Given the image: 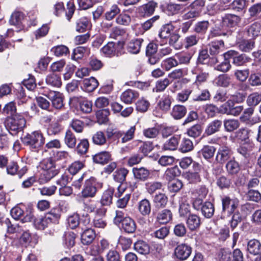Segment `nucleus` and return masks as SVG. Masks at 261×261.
<instances>
[{
	"label": "nucleus",
	"mask_w": 261,
	"mask_h": 261,
	"mask_svg": "<svg viewBox=\"0 0 261 261\" xmlns=\"http://www.w3.org/2000/svg\"><path fill=\"white\" fill-rule=\"evenodd\" d=\"M4 123L7 131L12 135L15 136L23 130L26 120L22 116L16 114L6 117Z\"/></svg>",
	"instance_id": "nucleus-1"
},
{
	"label": "nucleus",
	"mask_w": 261,
	"mask_h": 261,
	"mask_svg": "<svg viewBox=\"0 0 261 261\" xmlns=\"http://www.w3.org/2000/svg\"><path fill=\"white\" fill-rule=\"evenodd\" d=\"M22 142L31 150L36 151L44 144L45 138L41 132L34 131L22 138Z\"/></svg>",
	"instance_id": "nucleus-2"
},
{
	"label": "nucleus",
	"mask_w": 261,
	"mask_h": 261,
	"mask_svg": "<svg viewBox=\"0 0 261 261\" xmlns=\"http://www.w3.org/2000/svg\"><path fill=\"white\" fill-rule=\"evenodd\" d=\"M40 167L43 172L40 175L39 181L42 184L48 182L59 173V169L56 168L54 161L50 158L44 160Z\"/></svg>",
	"instance_id": "nucleus-3"
},
{
	"label": "nucleus",
	"mask_w": 261,
	"mask_h": 261,
	"mask_svg": "<svg viewBox=\"0 0 261 261\" xmlns=\"http://www.w3.org/2000/svg\"><path fill=\"white\" fill-rule=\"evenodd\" d=\"M124 42H109L100 49L102 54L107 57L118 56L123 53Z\"/></svg>",
	"instance_id": "nucleus-4"
},
{
	"label": "nucleus",
	"mask_w": 261,
	"mask_h": 261,
	"mask_svg": "<svg viewBox=\"0 0 261 261\" xmlns=\"http://www.w3.org/2000/svg\"><path fill=\"white\" fill-rule=\"evenodd\" d=\"M135 130V126H133L126 132L122 130L108 131L107 137L109 138H111L112 136L117 139L121 138V142L124 143L132 140L134 138Z\"/></svg>",
	"instance_id": "nucleus-5"
},
{
	"label": "nucleus",
	"mask_w": 261,
	"mask_h": 261,
	"mask_svg": "<svg viewBox=\"0 0 261 261\" xmlns=\"http://www.w3.org/2000/svg\"><path fill=\"white\" fill-rule=\"evenodd\" d=\"M21 221L22 223L33 221L34 226L36 229L39 230L45 229L49 224L47 219H46L45 216L35 218L31 213L27 214Z\"/></svg>",
	"instance_id": "nucleus-6"
},
{
	"label": "nucleus",
	"mask_w": 261,
	"mask_h": 261,
	"mask_svg": "<svg viewBox=\"0 0 261 261\" xmlns=\"http://www.w3.org/2000/svg\"><path fill=\"white\" fill-rule=\"evenodd\" d=\"M98 183L94 177H91L86 180L81 194L83 198L93 197L97 192V185Z\"/></svg>",
	"instance_id": "nucleus-7"
},
{
	"label": "nucleus",
	"mask_w": 261,
	"mask_h": 261,
	"mask_svg": "<svg viewBox=\"0 0 261 261\" xmlns=\"http://www.w3.org/2000/svg\"><path fill=\"white\" fill-rule=\"evenodd\" d=\"M243 106H234L233 100L229 99L220 108V112L222 114L237 116L239 115L243 110Z\"/></svg>",
	"instance_id": "nucleus-8"
},
{
	"label": "nucleus",
	"mask_w": 261,
	"mask_h": 261,
	"mask_svg": "<svg viewBox=\"0 0 261 261\" xmlns=\"http://www.w3.org/2000/svg\"><path fill=\"white\" fill-rule=\"evenodd\" d=\"M224 58L232 59L233 64L240 66L243 65L249 59L246 55L239 54L237 51L230 50L224 54Z\"/></svg>",
	"instance_id": "nucleus-9"
},
{
	"label": "nucleus",
	"mask_w": 261,
	"mask_h": 261,
	"mask_svg": "<svg viewBox=\"0 0 261 261\" xmlns=\"http://www.w3.org/2000/svg\"><path fill=\"white\" fill-rule=\"evenodd\" d=\"M192 252V248L188 245L182 243L178 245L174 249V255L177 259L182 261L187 259Z\"/></svg>",
	"instance_id": "nucleus-10"
},
{
	"label": "nucleus",
	"mask_w": 261,
	"mask_h": 261,
	"mask_svg": "<svg viewBox=\"0 0 261 261\" xmlns=\"http://www.w3.org/2000/svg\"><path fill=\"white\" fill-rule=\"evenodd\" d=\"M46 96L51 101L53 107L56 109H61L63 106V94L59 92L50 91L46 94Z\"/></svg>",
	"instance_id": "nucleus-11"
},
{
	"label": "nucleus",
	"mask_w": 261,
	"mask_h": 261,
	"mask_svg": "<svg viewBox=\"0 0 261 261\" xmlns=\"http://www.w3.org/2000/svg\"><path fill=\"white\" fill-rule=\"evenodd\" d=\"M222 211H227L228 213H232L238 207L239 200L236 198H230L229 196H225L222 198Z\"/></svg>",
	"instance_id": "nucleus-12"
},
{
	"label": "nucleus",
	"mask_w": 261,
	"mask_h": 261,
	"mask_svg": "<svg viewBox=\"0 0 261 261\" xmlns=\"http://www.w3.org/2000/svg\"><path fill=\"white\" fill-rule=\"evenodd\" d=\"M241 21L240 16L233 14H225L222 17V27L227 28L237 26Z\"/></svg>",
	"instance_id": "nucleus-13"
},
{
	"label": "nucleus",
	"mask_w": 261,
	"mask_h": 261,
	"mask_svg": "<svg viewBox=\"0 0 261 261\" xmlns=\"http://www.w3.org/2000/svg\"><path fill=\"white\" fill-rule=\"evenodd\" d=\"M28 169L26 167L22 168L19 170V166L18 164L14 161H11L6 166V171L8 174L11 175H18L21 178L27 171Z\"/></svg>",
	"instance_id": "nucleus-14"
},
{
	"label": "nucleus",
	"mask_w": 261,
	"mask_h": 261,
	"mask_svg": "<svg viewBox=\"0 0 261 261\" xmlns=\"http://www.w3.org/2000/svg\"><path fill=\"white\" fill-rule=\"evenodd\" d=\"M139 93L135 90L128 89L124 91L120 96V99L126 104H131L139 97Z\"/></svg>",
	"instance_id": "nucleus-15"
},
{
	"label": "nucleus",
	"mask_w": 261,
	"mask_h": 261,
	"mask_svg": "<svg viewBox=\"0 0 261 261\" xmlns=\"http://www.w3.org/2000/svg\"><path fill=\"white\" fill-rule=\"evenodd\" d=\"M24 14L20 12H15L11 16L10 23L12 25H16L19 30H23L25 28Z\"/></svg>",
	"instance_id": "nucleus-16"
},
{
	"label": "nucleus",
	"mask_w": 261,
	"mask_h": 261,
	"mask_svg": "<svg viewBox=\"0 0 261 261\" xmlns=\"http://www.w3.org/2000/svg\"><path fill=\"white\" fill-rule=\"evenodd\" d=\"M157 5V3L153 1L149 2L140 6L138 9V12L141 16H149L153 13Z\"/></svg>",
	"instance_id": "nucleus-17"
},
{
	"label": "nucleus",
	"mask_w": 261,
	"mask_h": 261,
	"mask_svg": "<svg viewBox=\"0 0 261 261\" xmlns=\"http://www.w3.org/2000/svg\"><path fill=\"white\" fill-rule=\"evenodd\" d=\"M231 151L226 146H222L218 150L216 157V161L220 163L223 164L230 159Z\"/></svg>",
	"instance_id": "nucleus-18"
},
{
	"label": "nucleus",
	"mask_w": 261,
	"mask_h": 261,
	"mask_svg": "<svg viewBox=\"0 0 261 261\" xmlns=\"http://www.w3.org/2000/svg\"><path fill=\"white\" fill-rule=\"evenodd\" d=\"M245 30L247 36L254 39L260 34L261 24L259 22H255L246 27Z\"/></svg>",
	"instance_id": "nucleus-19"
},
{
	"label": "nucleus",
	"mask_w": 261,
	"mask_h": 261,
	"mask_svg": "<svg viewBox=\"0 0 261 261\" xmlns=\"http://www.w3.org/2000/svg\"><path fill=\"white\" fill-rule=\"evenodd\" d=\"M254 111V108L251 107L246 109L243 112V115L240 117L241 121L250 126L256 123L257 121L255 119L251 118Z\"/></svg>",
	"instance_id": "nucleus-20"
},
{
	"label": "nucleus",
	"mask_w": 261,
	"mask_h": 261,
	"mask_svg": "<svg viewBox=\"0 0 261 261\" xmlns=\"http://www.w3.org/2000/svg\"><path fill=\"white\" fill-rule=\"evenodd\" d=\"M222 125V121L221 120L215 119L207 124L204 133L207 136L212 135L220 131Z\"/></svg>",
	"instance_id": "nucleus-21"
},
{
	"label": "nucleus",
	"mask_w": 261,
	"mask_h": 261,
	"mask_svg": "<svg viewBox=\"0 0 261 261\" xmlns=\"http://www.w3.org/2000/svg\"><path fill=\"white\" fill-rule=\"evenodd\" d=\"M93 160L95 163L105 165L112 160L111 154L108 151H101L93 155Z\"/></svg>",
	"instance_id": "nucleus-22"
},
{
	"label": "nucleus",
	"mask_w": 261,
	"mask_h": 261,
	"mask_svg": "<svg viewBox=\"0 0 261 261\" xmlns=\"http://www.w3.org/2000/svg\"><path fill=\"white\" fill-rule=\"evenodd\" d=\"M247 251L251 254L256 255L261 252V243L257 239H253L247 243Z\"/></svg>",
	"instance_id": "nucleus-23"
},
{
	"label": "nucleus",
	"mask_w": 261,
	"mask_h": 261,
	"mask_svg": "<svg viewBox=\"0 0 261 261\" xmlns=\"http://www.w3.org/2000/svg\"><path fill=\"white\" fill-rule=\"evenodd\" d=\"M187 112L185 106L180 105L174 106L171 111V115L175 120H179L182 118Z\"/></svg>",
	"instance_id": "nucleus-24"
},
{
	"label": "nucleus",
	"mask_w": 261,
	"mask_h": 261,
	"mask_svg": "<svg viewBox=\"0 0 261 261\" xmlns=\"http://www.w3.org/2000/svg\"><path fill=\"white\" fill-rule=\"evenodd\" d=\"M121 227L125 232L132 233L135 231L137 226L135 221L131 218L127 217L121 223Z\"/></svg>",
	"instance_id": "nucleus-25"
},
{
	"label": "nucleus",
	"mask_w": 261,
	"mask_h": 261,
	"mask_svg": "<svg viewBox=\"0 0 261 261\" xmlns=\"http://www.w3.org/2000/svg\"><path fill=\"white\" fill-rule=\"evenodd\" d=\"M133 172L136 179L142 181L147 180L150 175L149 171L144 167L134 168Z\"/></svg>",
	"instance_id": "nucleus-26"
},
{
	"label": "nucleus",
	"mask_w": 261,
	"mask_h": 261,
	"mask_svg": "<svg viewBox=\"0 0 261 261\" xmlns=\"http://www.w3.org/2000/svg\"><path fill=\"white\" fill-rule=\"evenodd\" d=\"M172 218V214L170 210L164 209L160 212L156 218V221L160 224L168 223Z\"/></svg>",
	"instance_id": "nucleus-27"
},
{
	"label": "nucleus",
	"mask_w": 261,
	"mask_h": 261,
	"mask_svg": "<svg viewBox=\"0 0 261 261\" xmlns=\"http://www.w3.org/2000/svg\"><path fill=\"white\" fill-rule=\"evenodd\" d=\"M180 140L178 136H174L167 140L163 145L162 149L164 150H175L176 149Z\"/></svg>",
	"instance_id": "nucleus-28"
},
{
	"label": "nucleus",
	"mask_w": 261,
	"mask_h": 261,
	"mask_svg": "<svg viewBox=\"0 0 261 261\" xmlns=\"http://www.w3.org/2000/svg\"><path fill=\"white\" fill-rule=\"evenodd\" d=\"M95 238V233L93 229H86L81 235V241L83 244L88 245L91 244Z\"/></svg>",
	"instance_id": "nucleus-29"
},
{
	"label": "nucleus",
	"mask_w": 261,
	"mask_h": 261,
	"mask_svg": "<svg viewBox=\"0 0 261 261\" xmlns=\"http://www.w3.org/2000/svg\"><path fill=\"white\" fill-rule=\"evenodd\" d=\"M128 173V170L124 168H121L116 170L113 174L114 180L123 185L125 181L126 176Z\"/></svg>",
	"instance_id": "nucleus-30"
},
{
	"label": "nucleus",
	"mask_w": 261,
	"mask_h": 261,
	"mask_svg": "<svg viewBox=\"0 0 261 261\" xmlns=\"http://www.w3.org/2000/svg\"><path fill=\"white\" fill-rule=\"evenodd\" d=\"M138 209L143 216L148 215L151 212V204L149 200L145 198L139 202Z\"/></svg>",
	"instance_id": "nucleus-31"
},
{
	"label": "nucleus",
	"mask_w": 261,
	"mask_h": 261,
	"mask_svg": "<svg viewBox=\"0 0 261 261\" xmlns=\"http://www.w3.org/2000/svg\"><path fill=\"white\" fill-rule=\"evenodd\" d=\"M44 216L49 224L56 223L60 218V211L59 208H54Z\"/></svg>",
	"instance_id": "nucleus-32"
},
{
	"label": "nucleus",
	"mask_w": 261,
	"mask_h": 261,
	"mask_svg": "<svg viewBox=\"0 0 261 261\" xmlns=\"http://www.w3.org/2000/svg\"><path fill=\"white\" fill-rule=\"evenodd\" d=\"M143 40L142 39H136L130 40L127 44V49L128 52L136 54L140 50L141 44Z\"/></svg>",
	"instance_id": "nucleus-33"
},
{
	"label": "nucleus",
	"mask_w": 261,
	"mask_h": 261,
	"mask_svg": "<svg viewBox=\"0 0 261 261\" xmlns=\"http://www.w3.org/2000/svg\"><path fill=\"white\" fill-rule=\"evenodd\" d=\"M114 192L113 188H109L103 193L100 201L102 206L110 205L112 203Z\"/></svg>",
	"instance_id": "nucleus-34"
},
{
	"label": "nucleus",
	"mask_w": 261,
	"mask_h": 261,
	"mask_svg": "<svg viewBox=\"0 0 261 261\" xmlns=\"http://www.w3.org/2000/svg\"><path fill=\"white\" fill-rule=\"evenodd\" d=\"M187 224L191 230H194L200 226V218L195 214L189 215L187 220Z\"/></svg>",
	"instance_id": "nucleus-35"
},
{
	"label": "nucleus",
	"mask_w": 261,
	"mask_h": 261,
	"mask_svg": "<svg viewBox=\"0 0 261 261\" xmlns=\"http://www.w3.org/2000/svg\"><path fill=\"white\" fill-rule=\"evenodd\" d=\"M45 81L47 85L53 87H60L62 85L60 76L55 73L48 74Z\"/></svg>",
	"instance_id": "nucleus-36"
},
{
	"label": "nucleus",
	"mask_w": 261,
	"mask_h": 261,
	"mask_svg": "<svg viewBox=\"0 0 261 261\" xmlns=\"http://www.w3.org/2000/svg\"><path fill=\"white\" fill-rule=\"evenodd\" d=\"M254 147V144L252 142H246L241 145L237 149L238 152L245 158L249 155L250 152Z\"/></svg>",
	"instance_id": "nucleus-37"
},
{
	"label": "nucleus",
	"mask_w": 261,
	"mask_h": 261,
	"mask_svg": "<svg viewBox=\"0 0 261 261\" xmlns=\"http://www.w3.org/2000/svg\"><path fill=\"white\" fill-rule=\"evenodd\" d=\"M83 88L88 92L94 91L98 86L97 81L93 77L85 79L83 81Z\"/></svg>",
	"instance_id": "nucleus-38"
},
{
	"label": "nucleus",
	"mask_w": 261,
	"mask_h": 261,
	"mask_svg": "<svg viewBox=\"0 0 261 261\" xmlns=\"http://www.w3.org/2000/svg\"><path fill=\"white\" fill-rule=\"evenodd\" d=\"M135 250L138 253L142 254H147L150 251L149 245L142 240L136 242L134 245Z\"/></svg>",
	"instance_id": "nucleus-39"
},
{
	"label": "nucleus",
	"mask_w": 261,
	"mask_h": 261,
	"mask_svg": "<svg viewBox=\"0 0 261 261\" xmlns=\"http://www.w3.org/2000/svg\"><path fill=\"white\" fill-rule=\"evenodd\" d=\"M261 102V94L258 92H253L249 94L246 100L248 106L254 108Z\"/></svg>",
	"instance_id": "nucleus-40"
},
{
	"label": "nucleus",
	"mask_w": 261,
	"mask_h": 261,
	"mask_svg": "<svg viewBox=\"0 0 261 261\" xmlns=\"http://www.w3.org/2000/svg\"><path fill=\"white\" fill-rule=\"evenodd\" d=\"M214 206L212 203L209 201H206L203 203L201 212L205 218H211L214 214Z\"/></svg>",
	"instance_id": "nucleus-41"
},
{
	"label": "nucleus",
	"mask_w": 261,
	"mask_h": 261,
	"mask_svg": "<svg viewBox=\"0 0 261 261\" xmlns=\"http://www.w3.org/2000/svg\"><path fill=\"white\" fill-rule=\"evenodd\" d=\"M171 105V97L169 95L164 94L159 100L158 106L163 111H167Z\"/></svg>",
	"instance_id": "nucleus-42"
},
{
	"label": "nucleus",
	"mask_w": 261,
	"mask_h": 261,
	"mask_svg": "<svg viewBox=\"0 0 261 261\" xmlns=\"http://www.w3.org/2000/svg\"><path fill=\"white\" fill-rule=\"evenodd\" d=\"M216 150V148L213 146L204 145L200 153L205 160H209L214 156Z\"/></svg>",
	"instance_id": "nucleus-43"
},
{
	"label": "nucleus",
	"mask_w": 261,
	"mask_h": 261,
	"mask_svg": "<svg viewBox=\"0 0 261 261\" xmlns=\"http://www.w3.org/2000/svg\"><path fill=\"white\" fill-rule=\"evenodd\" d=\"M210 23L207 20H203L197 22L194 28V31L198 34H205L207 31Z\"/></svg>",
	"instance_id": "nucleus-44"
},
{
	"label": "nucleus",
	"mask_w": 261,
	"mask_h": 261,
	"mask_svg": "<svg viewBox=\"0 0 261 261\" xmlns=\"http://www.w3.org/2000/svg\"><path fill=\"white\" fill-rule=\"evenodd\" d=\"M193 72L196 75V82L199 84L205 82L208 77V73L199 67H197Z\"/></svg>",
	"instance_id": "nucleus-45"
},
{
	"label": "nucleus",
	"mask_w": 261,
	"mask_h": 261,
	"mask_svg": "<svg viewBox=\"0 0 261 261\" xmlns=\"http://www.w3.org/2000/svg\"><path fill=\"white\" fill-rule=\"evenodd\" d=\"M193 148V143L190 139L185 138L182 139L179 148V151L186 153L192 150Z\"/></svg>",
	"instance_id": "nucleus-46"
},
{
	"label": "nucleus",
	"mask_w": 261,
	"mask_h": 261,
	"mask_svg": "<svg viewBox=\"0 0 261 261\" xmlns=\"http://www.w3.org/2000/svg\"><path fill=\"white\" fill-rule=\"evenodd\" d=\"M178 65L177 60L175 56L174 57L168 58L164 60L161 64L162 66L166 71H169L171 68L176 67Z\"/></svg>",
	"instance_id": "nucleus-47"
},
{
	"label": "nucleus",
	"mask_w": 261,
	"mask_h": 261,
	"mask_svg": "<svg viewBox=\"0 0 261 261\" xmlns=\"http://www.w3.org/2000/svg\"><path fill=\"white\" fill-rule=\"evenodd\" d=\"M223 124L226 131L228 132L233 131L240 126L239 121L233 119L225 120Z\"/></svg>",
	"instance_id": "nucleus-48"
},
{
	"label": "nucleus",
	"mask_w": 261,
	"mask_h": 261,
	"mask_svg": "<svg viewBox=\"0 0 261 261\" xmlns=\"http://www.w3.org/2000/svg\"><path fill=\"white\" fill-rule=\"evenodd\" d=\"M153 202L156 206L164 207L167 203L168 197L165 194L160 193L155 195Z\"/></svg>",
	"instance_id": "nucleus-49"
},
{
	"label": "nucleus",
	"mask_w": 261,
	"mask_h": 261,
	"mask_svg": "<svg viewBox=\"0 0 261 261\" xmlns=\"http://www.w3.org/2000/svg\"><path fill=\"white\" fill-rule=\"evenodd\" d=\"M226 168L229 174H237L240 170L239 163L234 160H230L226 165Z\"/></svg>",
	"instance_id": "nucleus-50"
},
{
	"label": "nucleus",
	"mask_w": 261,
	"mask_h": 261,
	"mask_svg": "<svg viewBox=\"0 0 261 261\" xmlns=\"http://www.w3.org/2000/svg\"><path fill=\"white\" fill-rule=\"evenodd\" d=\"M65 143L66 145L70 148L75 147L76 139L74 135L70 130H67L65 136Z\"/></svg>",
	"instance_id": "nucleus-51"
},
{
	"label": "nucleus",
	"mask_w": 261,
	"mask_h": 261,
	"mask_svg": "<svg viewBox=\"0 0 261 261\" xmlns=\"http://www.w3.org/2000/svg\"><path fill=\"white\" fill-rule=\"evenodd\" d=\"M163 187V184L160 181L147 182L145 184V188L147 192L152 194L156 191L161 189Z\"/></svg>",
	"instance_id": "nucleus-52"
},
{
	"label": "nucleus",
	"mask_w": 261,
	"mask_h": 261,
	"mask_svg": "<svg viewBox=\"0 0 261 261\" xmlns=\"http://www.w3.org/2000/svg\"><path fill=\"white\" fill-rule=\"evenodd\" d=\"M255 42L253 40H244L240 42L239 47L240 50L244 52H249L254 47Z\"/></svg>",
	"instance_id": "nucleus-53"
},
{
	"label": "nucleus",
	"mask_w": 261,
	"mask_h": 261,
	"mask_svg": "<svg viewBox=\"0 0 261 261\" xmlns=\"http://www.w3.org/2000/svg\"><path fill=\"white\" fill-rule=\"evenodd\" d=\"M62 129V126L58 122H52L47 127V133L48 135H56L61 132Z\"/></svg>",
	"instance_id": "nucleus-54"
},
{
	"label": "nucleus",
	"mask_w": 261,
	"mask_h": 261,
	"mask_svg": "<svg viewBox=\"0 0 261 261\" xmlns=\"http://www.w3.org/2000/svg\"><path fill=\"white\" fill-rule=\"evenodd\" d=\"M224 47V42L222 40L212 42L210 44V53L212 55H218L221 49Z\"/></svg>",
	"instance_id": "nucleus-55"
},
{
	"label": "nucleus",
	"mask_w": 261,
	"mask_h": 261,
	"mask_svg": "<svg viewBox=\"0 0 261 261\" xmlns=\"http://www.w3.org/2000/svg\"><path fill=\"white\" fill-rule=\"evenodd\" d=\"M231 7L236 12L244 11L247 7V1L246 0H233L231 4Z\"/></svg>",
	"instance_id": "nucleus-56"
},
{
	"label": "nucleus",
	"mask_w": 261,
	"mask_h": 261,
	"mask_svg": "<svg viewBox=\"0 0 261 261\" xmlns=\"http://www.w3.org/2000/svg\"><path fill=\"white\" fill-rule=\"evenodd\" d=\"M3 223L7 227V232L8 233H14L19 231V225L17 224L12 223L9 218H6Z\"/></svg>",
	"instance_id": "nucleus-57"
},
{
	"label": "nucleus",
	"mask_w": 261,
	"mask_h": 261,
	"mask_svg": "<svg viewBox=\"0 0 261 261\" xmlns=\"http://www.w3.org/2000/svg\"><path fill=\"white\" fill-rule=\"evenodd\" d=\"M92 142L95 145H102L106 142V137L101 131L97 132L92 136Z\"/></svg>",
	"instance_id": "nucleus-58"
},
{
	"label": "nucleus",
	"mask_w": 261,
	"mask_h": 261,
	"mask_svg": "<svg viewBox=\"0 0 261 261\" xmlns=\"http://www.w3.org/2000/svg\"><path fill=\"white\" fill-rule=\"evenodd\" d=\"M169 233V229L167 226H163L154 231L151 236L160 240H163L167 237Z\"/></svg>",
	"instance_id": "nucleus-59"
},
{
	"label": "nucleus",
	"mask_w": 261,
	"mask_h": 261,
	"mask_svg": "<svg viewBox=\"0 0 261 261\" xmlns=\"http://www.w3.org/2000/svg\"><path fill=\"white\" fill-rule=\"evenodd\" d=\"M76 234L72 231L65 232L64 240L65 244L68 248L72 247L75 244Z\"/></svg>",
	"instance_id": "nucleus-60"
},
{
	"label": "nucleus",
	"mask_w": 261,
	"mask_h": 261,
	"mask_svg": "<svg viewBox=\"0 0 261 261\" xmlns=\"http://www.w3.org/2000/svg\"><path fill=\"white\" fill-rule=\"evenodd\" d=\"M202 131V126L199 124H195L187 129V135L193 138H197L201 135Z\"/></svg>",
	"instance_id": "nucleus-61"
},
{
	"label": "nucleus",
	"mask_w": 261,
	"mask_h": 261,
	"mask_svg": "<svg viewBox=\"0 0 261 261\" xmlns=\"http://www.w3.org/2000/svg\"><path fill=\"white\" fill-rule=\"evenodd\" d=\"M178 64H188L190 63L192 56L187 53H177L175 55Z\"/></svg>",
	"instance_id": "nucleus-62"
},
{
	"label": "nucleus",
	"mask_w": 261,
	"mask_h": 261,
	"mask_svg": "<svg viewBox=\"0 0 261 261\" xmlns=\"http://www.w3.org/2000/svg\"><path fill=\"white\" fill-rule=\"evenodd\" d=\"M210 96L211 94L209 91L207 89H204L199 94H193L192 98L194 101H200L209 100Z\"/></svg>",
	"instance_id": "nucleus-63"
},
{
	"label": "nucleus",
	"mask_w": 261,
	"mask_h": 261,
	"mask_svg": "<svg viewBox=\"0 0 261 261\" xmlns=\"http://www.w3.org/2000/svg\"><path fill=\"white\" fill-rule=\"evenodd\" d=\"M170 84L169 80L165 78L158 81L155 84V87L153 88V92H159L163 91Z\"/></svg>",
	"instance_id": "nucleus-64"
}]
</instances>
